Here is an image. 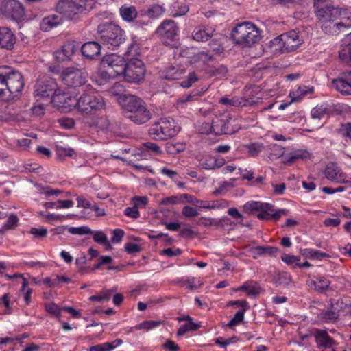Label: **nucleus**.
I'll use <instances>...</instances> for the list:
<instances>
[{
  "instance_id": "nucleus-56",
  "label": "nucleus",
  "mask_w": 351,
  "mask_h": 351,
  "mask_svg": "<svg viewBox=\"0 0 351 351\" xmlns=\"http://www.w3.org/2000/svg\"><path fill=\"white\" fill-rule=\"evenodd\" d=\"M181 254L182 250L180 248L176 247L164 249L160 252V255L167 256L168 257L177 256Z\"/></svg>"
},
{
  "instance_id": "nucleus-42",
  "label": "nucleus",
  "mask_w": 351,
  "mask_h": 351,
  "mask_svg": "<svg viewBox=\"0 0 351 351\" xmlns=\"http://www.w3.org/2000/svg\"><path fill=\"white\" fill-rule=\"evenodd\" d=\"M162 322L160 321L156 320H146L138 324H137L134 328L136 330H150L157 327H159L161 325Z\"/></svg>"
},
{
  "instance_id": "nucleus-8",
  "label": "nucleus",
  "mask_w": 351,
  "mask_h": 351,
  "mask_svg": "<svg viewBox=\"0 0 351 351\" xmlns=\"http://www.w3.org/2000/svg\"><path fill=\"white\" fill-rule=\"evenodd\" d=\"M34 97L39 100L51 96V101H56L60 97L56 81L48 76L40 77L34 85Z\"/></svg>"
},
{
  "instance_id": "nucleus-52",
  "label": "nucleus",
  "mask_w": 351,
  "mask_h": 351,
  "mask_svg": "<svg viewBox=\"0 0 351 351\" xmlns=\"http://www.w3.org/2000/svg\"><path fill=\"white\" fill-rule=\"evenodd\" d=\"M271 152H270V157L273 158H278L281 156H282L285 154V149L282 146L274 144L271 145L270 147Z\"/></svg>"
},
{
  "instance_id": "nucleus-13",
  "label": "nucleus",
  "mask_w": 351,
  "mask_h": 351,
  "mask_svg": "<svg viewBox=\"0 0 351 351\" xmlns=\"http://www.w3.org/2000/svg\"><path fill=\"white\" fill-rule=\"evenodd\" d=\"M178 27L173 20L165 21L157 29V33L163 38V43L166 45L174 47L176 43L168 42H173L178 36Z\"/></svg>"
},
{
  "instance_id": "nucleus-33",
  "label": "nucleus",
  "mask_w": 351,
  "mask_h": 351,
  "mask_svg": "<svg viewBox=\"0 0 351 351\" xmlns=\"http://www.w3.org/2000/svg\"><path fill=\"white\" fill-rule=\"evenodd\" d=\"M182 197L183 198H184L186 200V202H188L193 205H195L196 206H199L200 208H214L215 207L219 206V202H213L212 204V205H210V204L209 202L199 201L195 197H193L191 195H189V194H183L182 195Z\"/></svg>"
},
{
  "instance_id": "nucleus-15",
  "label": "nucleus",
  "mask_w": 351,
  "mask_h": 351,
  "mask_svg": "<svg viewBox=\"0 0 351 351\" xmlns=\"http://www.w3.org/2000/svg\"><path fill=\"white\" fill-rule=\"evenodd\" d=\"M335 88L344 95H351V71H346L332 80Z\"/></svg>"
},
{
  "instance_id": "nucleus-10",
  "label": "nucleus",
  "mask_w": 351,
  "mask_h": 351,
  "mask_svg": "<svg viewBox=\"0 0 351 351\" xmlns=\"http://www.w3.org/2000/svg\"><path fill=\"white\" fill-rule=\"evenodd\" d=\"M88 0H60L56 5V10L68 19L83 12L91 7Z\"/></svg>"
},
{
  "instance_id": "nucleus-34",
  "label": "nucleus",
  "mask_w": 351,
  "mask_h": 351,
  "mask_svg": "<svg viewBox=\"0 0 351 351\" xmlns=\"http://www.w3.org/2000/svg\"><path fill=\"white\" fill-rule=\"evenodd\" d=\"M183 73L182 69L170 66L163 72L162 76L165 79L175 80L180 79Z\"/></svg>"
},
{
  "instance_id": "nucleus-17",
  "label": "nucleus",
  "mask_w": 351,
  "mask_h": 351,
  "mask_svg": "<svg viewBox=\"0 0 351 351\" xmlns=\"http://www.w3.org/2000/svg\"><path fill=\"white\" fill-rule=\"evenodd\" d=\"M232 121L230 119H217L213 121L211 125L207 124L209 129L207 132L210 131L215 133L216 135L221 134H234L236 130L231 129Z\"/></svg>"
},
{
  "instance_id": "nucleus-5",
  "label": "nucleus",
  "mask_w": 351,
  "mask_h": 351,
  "mask_svg": "<svg viewBox=\"0 0 351 351\" xmlns=\"http://www.w3.org/2000/svg\"><path fill=\"white\" fill-rule=\"evenodd\" d=\"M75 107L80 113L90 115L104 109L105 102L99 95L90 92L82 94L75 104Z\"/></svg>"
},
{
  "instance_id": "nucleus-3",
  "label": "nucleus",
  "mask_w": 351,
  "mask_h": 351,
  "mask_svg": "<svg viewBox=\"0 0 351 351\" xmlns=\"http://www.w3.org/2000/svg\"><path fill=\"white\" fill-rule=\"evenodd\" d=\"M233 41L242 47H251L261 39V34L255 25L250 22L237 24L232 30Z\"/></svg>"
},
{
  "instance_id": "nucleus-60",
  "label": "nucleus",
  "mask_w": 351,
  "mask_h": 351,
  "mask_svg": "<svg viewBox=\"0 0 351 351\" xmlns=\"http://www.w3.org/2000/svg\"><path fill=\"white\" fill-rule=\"evenodd\" d=\"M125 250L129 254L139 252L141 250V247L139 245L134 243H127L124 246Z\"/></svg>"
},
{
  "instance_id": "nucleus-43",
  "label": "nucleus",
  "mask_w": 351,
  "mask_h": 351,
  "mask_svg": "<svg viewBox=\"0 0 351 351\" xmlns=\"http://www.w3.org/2000/svg\"><path fill=\"white\" fill-rule=\"evenodd\" d=\"M223 164L224 160L223 159H221L219 162H217V160L215 158L209 157L206 158V160L201 163V165L205 169H214L221 167Z\"/></svg>"
},
{
  "instance_id": "nucleus-12",
  "label": "nucleus",
  "mask_w": 351,
  "mask_h": 351,
  "mask_svg": "<svg viewBox=\"0 0 351 351\" xmlns=\"http://www.w3.org/2000/svg\"><path fill=\"white\" fill-rule=\"evenodd\" d=\"M88 75L74 67L66 68L61 74L63 83L69 87H78L85 84Z\"/></svg>"
},
{
  "instance_id": "nucleus-63",
  "label": "nucleus",
  "mask_w": 351,
  "mask_h": 351,
  "mask_svg": "<svg viewBox=\"0 0 351 351\" xmlns=\"http://www.w3.org/2000/svg\"><path fill=\"white\" fill-rule=\"evenodd\" d=\"M133 205L138 210L140 208H144L147 204V198L146 197L136 196L132 199Z\"/></svg>"
},
{
  "instance_id": "nucleus-24",
  "label": "nucleus",
  "mask_w": 351,
  "mask_h": 351,
  "mask_svg": "<svg viewBox=\"0 0 351 351\" xmlns=\"http://www.w3.org/2000/svg\"><path fill=\"white\" fill-rule=\"evenodd\" d=\"M6 14L14 20L21 19L25 14L23 7L16 0H9L4 5Z\"/></svg>"
},
{
  "instance_id": "nucleus-2",
  "label": "nucleus",
  "mask_w": 351,
  "mask_h": 351,
  "mask_svg": "<svg viewBox=\"0 0 351 351\" xmlns=\"http://www.w3.org/2000/svg\"><path fill=\"white\" fill-rule=\"evenodd\" d=\"M97 31L100 42L109 49H114L125 40L124 31L114 23H105L99 24L97 26Z\"/></svg>"
},
{
  "instance_id": "nucleus-23",
  "label": "nucleus",
  "mask_w": 351,
  "mask_h": 351,
  "mask_svg": "<svg viewBox=\"0 0 351 351\" xmlns=\"http://www.w3.org/2000/svg\"><path fill=\"white\" fill-rule=\"evenodd\" d=\"M343 304L342 301H337L335 303L332 302L330 308L323 311L320 313V318L325 322H332L336 321L339 317V308Z\"/></svg>"
},
{
  "instance_id": "nucleus-7",
  "label": "nucleus",
  "mask_w": 351,
  "mask_h": 351,
  "mask_svg": "<svg viewBox=\"0 0 351 351\" xmlns=\"http://www.w3.org/2000/svg\"><path fill=\"white\" fill-rule=\"evenodd\" d=\"M123 57L114 53L108 54L103 57L101 65L104 69L101 72L104 78H114L123 74L125 66Z\"/></svg>"
},
{
  "instance_id": "nucleus-16",
  "label": "nucleus",
  "mask_w": 351,
  "mask_h": 351,
  "mask_svg": "<svg viewBox=\"0 0 351 351\" xmlns=\"http://www.w3.org/2000/svg\"><path fill=\"white\" fill-rule=\"evenodd\" d=\"M331 8L332 12L330 14L337 20L342 32H348L351 29V12L346 9L336 8L332 5Z\"/></svg>"
},
{
  "instance_id": "nucleus-62",
  "label": "nucleus",
  "mask_w": 351,
  "mask_h": 351,
  "mask_svg": "<svg viewBox=\"0 0 351 351\" xmlns=\"http://www.w3.org/2000/svg\"><path fill=\"white\" fill-rule=\"evenodd\" d=\"M197 81V77L195 73H190L186 80L182 81L180 85L184 88L190 87L194 82Z\"/></svg>"
},
{
  "instance_id": "nucleus-1",
  "label": "nucleus",
  "mask_w": 351,
  "mask_h": 351,
  "mask_svg": "<svg viewBox=\"0 0 351 351\" xmlns=\"http://www.w3.org/2000/svg\"><path fill=\"white\" fill-rule=\"evenodd\" d=\"M315 14L322 23L321 29L328 35L337 36L343 33L338 21L330 13L332 12L331 4L329 0H313Z\"/></svg>"
},
{
  "instance_id": "nucleus-45",
  "label": "nucleus",
  "mask_w": 351,
  "mask_h": 351,
  "mask_svg": "<svg viewBox=\"0 0 351 351\" xmlns=\"http://www.w3.org/2000/svg\"><path fill=\"white\" fill-rule=\"evenodd\" d=\"M45 309L48 313H49L56 317H60L61 315L62 308H60L54 302L45 303Z\"/></svg>"
},
{
  "instance_id": "nucleus-36",
  "label": "nucleus",
  "mask_w": 351,
  "mask_h": 351,
  "mask_svg": "<svg viewBox=\"0 0 351 351\" xmlns=\"http://www.w3.org/2000/svg\"><path fill=\"white\" fill-rule=\"evenodd\" d=\"M189 6L183 3H174L171 7V14L173 17L185 15L189 12Z\"/></svg>"
},
{
  "instance_id": "nucleus-35",
  "label": "nucleus",
  "mask_w": 351,
  "mask_h": 351,
  "mask_svg": "<svg viewBox=\"0 0 351 351\" xmlns=\"http://www.w3.org/2000/svg\"><path fill=\"white\" fill-rule=\"evenodd\" d=\"M91 234H93V239L95 243L102 245L106 250L112 248L107 235L104 232L101 230L93 231Z\"/></svg>"
},
{
  "instance_id": "nucleus-39",
  "label": "nucleus",
  "mask_w": 351,
  "mask_h": 351,
  "mask_svg": "<svg viewBox=\"0 0 351 351\" xmlns=\"http://www.w3.org/2000/svg\"><path fill=\"white\" fill-rule=\"evenodd\" d=\"M112 292L113 291L110 289H103L99 294L90 296L89 298V300L91 302L97 301L99 302L108 301L112 295Z\"/></svg>"
},
{
  "instance_id": "nucleus-50",
  "label": "nucleus",
  "mask_w": 351,
  "mask_h": 351,
  "mask_svg": "<svg viewBox=\"0 0 351 351\" xmlns=\"http://www.w3.org/2000/svg\"><path fill=\"white\" fill-rule=\"evenodd\" d=\"M34 236V239H43L47 237L48 230L45 228H31L29 232Z\"/></svg>"
},
{
  "instance_id": "nucleus-49",
  "label": "nucleus",
  "mask_w": 351,
  "mask_h": 351,
  "mask_svg": "<svg viewBox=\"0 0 351 351\" xmlns=\"http://www.w3.org/2000/svg\"><path fill=\"white\" fill-rule=\"evenodd\" d=\"M28 281L26 278H23L21 290L25 291L24 300L27 305H29L31 302V296L32 294V289L27 287Z\"/></svg>"
},
{
  "instance_id": "nucleus-47",
  "label": "nucleus",
  "mask_w": 351,
  "mask_h": 351,
  "mask_svg": "<svg viewBox=\"0 0 351 351\" xmlns=\"http://www.w3.org/2000/svg\"><path fill=\"white\" fill-rule=\"evenodd\" d=\"M245 313V310H239L238 312H237L234 317L232 318L227 324V326L232 328L234 326L240 324L244 319Z\"/></svg>"
},
{
  "instance_id": "nucleus-6",
  "label": "nucleus",
  "mask_w": 351,
  "mask_h": 351,
  "mask_svg": "<svg viewBox=\"0 0 351 351\" xmlns=\"http://www.w3.org/2000/svg\"><path fill=\"white\" fill-rule=\"evenodd\" d=\"M180 128L173 119H162L149 129V136L156 141H165L175 136Z\"/></svg>"
},
{
  "instance_id": "nucleus-26",
  "label": "nucleus",
  "mask_w": 351,
  "mask_h": 351,
  "mask_svg": "<svg viewBox=\"0 0 351 351\" xmlns=\"http://www.w3.org/2000/svg\"><path fill=\"white\" fill-rule=\"evenodd\" d=\"M62 16L58 14L49 15L43 19L40 23V29L47 32L57 27L58 25L62 24Z\"/></svg>"
},
{
  "instance_id": "nucleus-18",
  "label": "nucleus",
  "mask_w": 351,
  "mask_h": 351,
  "mask_svg": "<svg viewBox=\"0 0 351 351\" xmlns=\"http://www.w3.org/2000/svg\"><path fill=\"white\" fill-rule=\"evenodd\" d=\"M313 335L319 348L329 349L335 344L334 339L324 330L314 329Z\"/></svg>"
},
{
  "instance_id": "nucleus-28",
  "label": "nucleus",
  "mask_w": 351,
  "mask_h": 351,
  "mask_svg": "<svg viewBox=\"0 0 351 351\" xmlns=\"http://www.w3.org/2000/svg\"><path fill=\"white\" fill-rule=\"evenodd\" d=\"M236 290L244 291L247 296H256L261 293V287L256 282L251 280L245 282Z\"/></svg>"
},
{
  "instance_id": "nucleus-4",
  "label": "nucleus",
  "mask_w": 351,
  "mask_h": 351,
  "mask_svg": "<svg viewBox=\"0 0 351 351\" xmlns=\"http://www.w3.org/2000/svg\"><path fill=\"white\" fill-rule=\"evenodd\" d=\"M243 210L248 214L258 213V219H265L266 217H271L276 219L289 216V210L285 208H276L269 203L259 201H248L243 206Z\"/></svg>"
},
{
  "instance_id": "nucleus-64",
  "label": "nucleus",
  "mask_w": 351,
  "mask_h": 351,
  "mask_svg": "<svg viewBox=\"0 0 351 351\" xmlns=\"http://www.w3.org/2000/svg\"><path fill=\"white\" fill-rule=\"evenodd\" d=\"M143 146L147 150L150 151L156 154H162L160 147L155 143L147 142L143 143Z\"/></svg>"
},
{
  "instance_id": "nucleus-29",
  "label": "nucleus",
  "mask_w": 351,
  "mask_h": 351,
  "mask_svg": "<svg viewBox=\"0 0 351 351\" xmlns=\"http://www.w3.org/2000/svg\"><path fill=\"white\" fill-rule=\"evenodd\" d=\"M215 30L205 27H197L193 32V38L198 42L208 40L213 36Z\"/></svg>"
},
{
  "instance_id": "nucleus-61",
  "label": "nucleus",
  "mask_w": 351,
  "mask_h": 351,
  "mask_svg": "<svg viewBox=\"0 0 351 351\" xmlns=\"http://www.w3.org/2000/svg\"><path fill=\"white\" fill-rule=\"evenodd\" d=\"M303 156L299 152L290 153L284 157V163L291 165L296 160L302 158Z\"/></svg>"
},
{
  "instance_id": "nucleus-48",
  "label": "nucleus",
  "mask_w": 351,
  "mask_h": 351,
  "mask_svg": "<svg viewBox=\"0 0 351 351\" xmlns=\"http://www.w3.org/2000/svg\"><path fill=\"white\" fill-rule=\"evenodd\" d=\"M282 261L289 265H293V267H297L298 264H299V261H300V257L294 255H290L284 254L281 256Z\"/></svg>"
},
{
  "instance_id": "nucleus-32",
  "label": "nucleus",
  "mask_w": 351,
  "mask_h": 351,
  "mask_svg": "<svg viewBox=\"0 0 351 351\" xmlns=\"http://www.w3.org/2000/svg\"><path fill=\"white\" fill-rule=\"evenodd\" d=\"M75 51V45L72 43H67L62 46V49L57 51L56 57L60 61L69 59Z\"/></svg>"
},
{
  "instance_id": "nucleus-37",
  "label": "nucleus",
  "mask_w": 351,
  "mask_h": 351,
  "mask_svg": "<svg viewBox=\"0 0 351 351\" xmlns=\"http://www.w3.org/2000/svg\"><path fill=\"white\" fill-rule=\"evenodd\" d=\"M200 327V324L195 323L193 320L188 322L180 326L177 331V335L183 336L189 332L197 331Z\"/></svg>"
},
{
  "instance_id": "nucleus-25",
  "label": "nucleus",
  "mask_w": 351,
  "mask_h": 351,
  "mask_svg": "<svg viewBox=\"0 0 351 351\" xmlns=\"http://www.w3.org/2000/svg\"><path fill=\"white\" fill-rule=\"evenodd\" d=\"M101 46L95 41L84 43L81 47L82 55L89 59H93L100 54Z\"/></svg>"
},
{
  "instance_id": "nucleus-19",
  "label": "nucleus",
  "mask_w": 351,
  "mask_h": 351,
  "mask_svg": "<svg viewBox=\"0 0 351 351\" xmlns=\"http://www.w3.org/2000/svg\"><path fill=\"white\" fill-rule=\"evenodd\" d=\"M326 178L332 182L337 183H347L348 180H346V176L343 173L339 167L331 163L326 166L324 171Z\"/></svg>"
},
{
  "instance_id": "nucleus-11",
  "label": "nucleus",
  "mask_w": 351,
  "mask_h": 351,
  "mask_svg": "<svg viewBox=\"0 0 351 351\" xmlns=\"http://www.w3.org/2000/svg\"><path fill=\"white\" fill-rule=\"evenodd\" d=\"M123 75L125 80L130 83H138L144 77L145 69L142 60L131 59L125 64Z\"/></svg>"
},
{
  "instance_id": "nucleus-14",
  "label": "nucleus",
  "mask_w": 351,
  "mask_h": 351,
  "mask_svg": "<svg viewBox=\"0 0 351 351\" xmlns=\"http://www.w3.org/2000/svg\"><path fill=\"white\" fill-rule=\"evenodd\" d=\"M118 101L124 110L125 116V114L132 112L137 108L145 106L143 100L133 95H120L118 97Z\"/></svg>"
},
{
  "instance_id": "nucleus-53",
  "label": "nucleus",
  "mask_w": 351,
  "mask_h": 351,
  "mask_svg": "<svg viewBox=\"0 0 351 351\" xmlns=\"http://www.w3.org/2000/svg\"><path fill=\"white\" fill-rule=\"evenodd\" d=\"M164 12L161 5H153L147 11V15L151 18H156L160 16Z\"/></svg>"
},
{
  "instance_id": "nucleus-20",
  "label": "nucleus",
  "mask_w": 351,
  "mask_h": 351,
  "mask_svg": "<svg viewBox=\"0 0 351 351\" xmlns=\"http://www.w3.org/2000/svg\"><path fill=\"white\" fill-rule=\"evenodd\" d=\"M16 41V38L11 29L7 27H0V47L12 50Z\"/></svg>"
},
{
  "instance_id": "nucleus-9",
  "label": "nucleus",
  "mask_w": 351,
  "mask_h": 351,
  "mask_svg": "<svg viewBox=\"0 0 351 351\" xmlns=\"http://www.w3.org/2000/svg\"><path fill=\"white\" fill-rule=\"evenodd\" d=\"M6 70L5 79L4 90L5 96L9 97V99H12L21 92L23 86V79L22 75L16 71H11L10 68H3Z\"/></svg>"
},
{
  "instance_id": "nucleus-22",
  "label": "nucleus",
  "mask_w": 351,
  "mask_h": 351,
  "mask_svg": "<svg viewBox=\"0 0 351 351\" xmlns=\"http://www.w3.org/2000/svg\"><path fill=\"white\" fill-rule=\"evenodd\" d=\"M125 117L135 124L140 125L147 122L151 119V113L145 106L137 108L132 112L125 114Z\"/></svg>"
},
{
  "instance_id": "nucleus-38",
  "label": "nucleus",
  "mask_w": 351,
  "mask_h": 351,
  "mask_svg": "<svg viewBox=\"0 0 351 351\" xmlns=\"http://www.w3.org/2000/svg\"><path fill=\"white\" fill-rule=\"evenodd\" d=\"M186 149L185 143L177 142V143H167L165 145V150L167 153L171 155H176Z\"/></svg>"
},
{
  "instance_id": "nucleus-27",
  "label": "nucleus",
  "mask_w": 351,
  "mask_h": 351,
  "mask_svg": "<svg viewBox=\"0 0 351 351\" xmlns=\"http://www.w3.org/2000/svg\"><path fill=\"white\" fill-rule=\"evenodd\" d=\"M300 254L306 259L311 260L322 261L330 257L328 254L313 248L300 249Z\"/></svg>"
},
{
  "instance_id": "nucleus-40",
  "label": "nucleus",
  "mask_w": 351,
  "mask_h": 351,
  "mask_svg": "<svg viewBox=\"0 0 351 351\" xmlns=\"http://www.w3.org/2000/svg\"><path fill=\"white\" fill-rule=\"evenodd\" d=\"M311 286L318 292H324L328 289L330 282L325 278H320L317 280L312 281Z\"/></svg>"
},
{
  "instance_id": "nucleus-58",
  "label": "nucleus",
  "mask_w": 351,
  "mask_h": 351,
  "mask_svg": "<svg viewBox=\"0 0 351 351\" xmlns=\"http://www.w3.org/2000/svg\"><path fill=\"white\" fill-rule=\"evenodd\" d=\"M60 125L65 129H71L74 127L75 121L72 118L62 117L58 119Z\"/></svg>"
},
{
  "instance_id": "nucleus-59",
  "label": "nucleus",
  "mask_w": 351,
  "mask_h": 351,
  "mask_svg": "<svg viewBox=\"0 0 351 351\" xmlns=\"http://www.w3.org/2000/svg\"><path fill=\"white\" fill-rule=\"evenodd\" d=\"M291 276L288 273L280 274L278 278V283L280 285L288 286L291 283Z\"/></svg>"
},
{
  "instance_id": "nucleus-21",
  "label": "nucleus",
  "mask_w": 351,
  "mask_h": 351,
  "mask_svg": "<svg viewBox=\"0 0 351 351\" xmlns=\"http://www.w3.org/2000/svg\"><path fill=\"white\" fill-rule=\"evenodd\" d=\"M283 43V51L291 52L295 51L300 45V40L295 31H291L287 34H282Z\"/></svg>"
},
{
  "instance_id": "nucleus-30",
  "label": "nucleus",
  "mask_w": 351,
  "mask_h": 351,
  "mask_svg": "<svg viewBox=\"0 0 351 351\" xmlns=\"http://www.w3.org/2000/svg\"><path fill=\"white\" fill-rule=\"evenodd\" d=\"M250 252L252 254L254 258H257L259 256H263L265 254H274L278 252V248L276 247L271 246H256L251 247Z\"/></svg>"
},
{
  "instance_id": "nucleus-57",
  "label": "nucleus",
  "mask_w": 351,
  "mask_h": 351,
  "mask_svg": "<svg viewBox=\"0 0 351 351\" xmlns=\"http://www.w3.org/2000/svg\"><path fill=\"white\" fill-rule=\"evenodd\" d=\"M95 126L98 128L104 130H107L110 126V121L106 117L98 118L95 122Z\"/></svg>"
},
{
  "instance_id": "nucleus-51",
  "label": "nucleus",
  "mask_w": 351,
  "mask_h": 351,
  "mask_svg": "<svg viewBox=\"0 0 351 351\" xmlns=\"http://www.w3.org/2000/svg\"><path fill=\"white\" fill-rule=\"evenodd\" d=\"M6 70L3 69H0V99L2 100H8L9 97L5 96V90H4L5 85V79L6 75L5 73Z\"/></svg>"
},
{
  "instance_id": "nucleus-55",
  "label": "nucleus",
  "mask_w": 351,
  "mask_h": 351,
  "mask_svg": "<svg viewBox=\"0 0 351 351\" xmlns=\"http://www.w3.org/2000/svg\"><path fill=\"white\" fill-rule=\"evenodd\" d=\"M282 44L283 43L282 35L275 38L270 41V47L274 49V51L285 53V51H283L284 47Z\"/></svg>"
},
{
  "instance_id": "nucleus-54",
  "label": "nucleus",
  "mask_w": 351,
  "mask_h": 351,
  "mask_svg": "<svg viewBox=\"0 0 351 351\" xmlns=\"http://www.w3.org/2000/svg\"><path fill=\"white\" fill-rule=\"evenodd\" d=\"M245 147L252 156H257L264 148L262 143H251L245 145Z\"/></svg>"
},
{
  "instance_id": "nucleus-41",
  "label": "nucleus",
  "mask_w": 351,
  "mask_h": 351,
  "mask_svg": "<svg viewBox=\"0 0 351 351\" xmlns=\"http://www.w3.org/2000/svg\"><path fill=\"white\" fill-rule=\"evenodd\" d=\"M246 102L247 100L237 97H232V99L222 97L219 100L220 104L237 107L246 106Z\"/></svg>"
},
{
  "instance_id": "nucleus-44",
  "label": "nucleus",
  "mask_w": 351,
  "mask_h": 351,
  "mask_svg": "<svg viewBox=\"0 0 351 351\" xmlns=\"http://www.w3.org/2000/svg\"><path fill=\"white\" fill-rule=\"evenodd\" d=\"M68 232L72 234L78 235H84L93 233V230L86 226H82L80 227H70L68 228Z\"/></svg>"
},
{
  "instance_id": "nucleus-31",
  "label": "nucleus",
  "mask_w": 351,
  "mask_h": 351,
  "mask_svg": "<svg viewBox=\"0 0 351 351\" xmlns=\"http://www.w3.org/2000/svg\"><path fill=\"white\" fill-rule=\"evenodd\" d=\"M122 19L127 22L133 21L138 15L137 10L134 6L123 5L119 9Z\"/></svg>"
},
{
  "instance_id": "nucleus-46",
  "label": "nucleus",
  "mask_w": 351,
  "mask_h": 351,
  "mask_svg": "<svg viewBox=\"0 0 351 351\" xmlns=\"http://www.w3.org/2000/svg\"><path fill=\"white\" fill-rule=\"evenodd\" d=\"M340 59L347 64H351V44L344 47L339 51Z\"/></svg>"
}]
</instances>
